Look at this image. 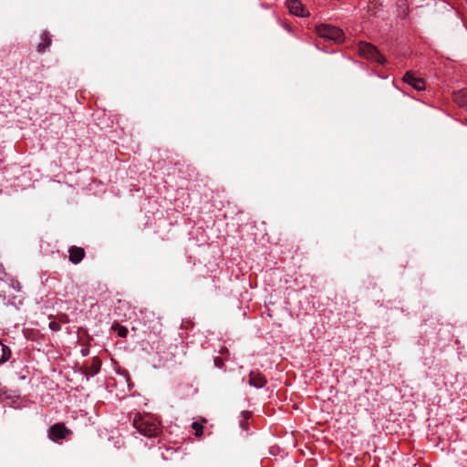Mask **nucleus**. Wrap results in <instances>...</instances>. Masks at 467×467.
Masks as SVG:
<instances>
[{"label":"nucleus","mask_w":467,"mask_h":467,"mask_svg":"<svg viewBox=\"0 0 467 467\" xmlns=\"http://www.w3.org/2000/svg\"><path fill=\"white\" fill-rule=\"evenodd\" d=\"M133 427L147 438H156L161 432L160 423L150 415H138L133 419Z\"/></svg>","instance_id":"nucleus-1"},{"label":"nucleus","mask_w":467,"mask_h":467,"mask_svg":"<svg viewBox=\"0 0 467 467\" xmlns=\"http://www.w3.org/2000/svg\"><path fill=\"white\" fill-rule=\"evenodd\" d=\"M358 52L361 57L366 59L377 62L379 64H384L386 62L385 57L379 52L377 47L368 42H359Z\"/></svg>","instance_id":"nucleus-2"},{"label":"nucleus","mask_w":467,"mask_h":467,"mask_svg":"<svg viewBox=\"0 0 467 467\" xmlns=\"http://www.w3.org/2000/svg\"><path fill=\"white\" fill-rule=\"evenodd\" d=\"M317 33L320 37L331 40L335 43H341L344 41L343 31L336 26L320 25L317 27Z\"/></svg>","instance_id":"nucleus-3"},{"label":"nucleus","mask_w":467,"mask_h":467,"mask_svg":"<svg viewBox=\"0 0 467 467\" xmlns=\"http://www.w3.org/2000/svg\"><path fill=\"white\" fill-rule=\"evenodd\" d=\"M20 291L21 286L18 282L0 280V297L3 300H7L10 303V300L16 298V294Z\"/></svg>","instance_id":"nucleus-4"},{"label":"nucleus","mask_w":467,"mask_h":467,"mask_svg":"<svg viewBox=\"0 0 467 467\" xmlns=\"http://www.w3.org/2000/svg\"><path fill=\"white\" fill-rule=\"evenodd\" d=\"M403 80L418 91L425 89L424 80L420 78L415 77L411 71L406 72L403 77Z\"/></svg>","instance_id":"nucleus-5"},{"label":"nucleus","mask_w":467,"mask_h":467,"mask_svg":"<svg viewBox=\"0 0 467 467\" xmlns=\"http://www.w3.org/2000/svg\"><path fill=\"white\" fill-rule=\"evenodd\" d=\"M67 433L68 430L64 425L57 423L50 427L48 435L52 441H57L66 438Z\"/></svg>","instance_id":"nucleus-6"},{"label":"nucleus","mask_w":467,"mask_h":467,"mask_svg":"<svg viewBox=\"0 0 467 467\" xmlns=\"http://www.w3.org/2000/svg\"><path fill=\"white\" fill-rule=\"evenodd\" d=\"M266 379L259 372L251 371L249 374V385L256 388L262 389L266 384Z\"/></svg>","instance_id":"nucleus-7"},{"label":"nucleus","mask_w":467,"mask_h":467,"mask_svg":"<svg viewBox=\"0 0 467 467\" xmlns=\"http://www.w3.org/2000/svg\"><path fill=\"white\" fill-rule=\"evenodd\" d=\"M286 6L294 16L302 17L306 16L304 6L298 0H287Z\"/></svg>","instance_id":"nucleus-8"},{"label":"nucleus","mask_w":467,"mask_h":467,"mask_svg":"<svg viewBox=\"0 0 467 467\" xmlns=\"http://www.w3.org/2000/svg\"><path fill=\"white\" fill-rule=\"evenodd\" d=\"M100 367H101V361L99 358H93L90 364L88 366L86 367L85 368V374L87 376V379H88L89 378H92L94 377L95 375H97L99 370H100Z\"/></svg>","instance_id":"nucleus-9"},{"label":"nucleus","mask_w":467,"mask_h":467,"mask_svg":"<svg viewBox=\"0 0 467 467\" xmlns=\"http://www.w3.org/2000/svg\"><path fill=\"white\" fill-rule=\"evenodd\" d=\"M85 253L84 250L80 247L73 246L69 249V261L74 265H77L82 261L84 258Z\"/></svg>","instance_id":"nucleus-10"},{"label":"nucleus","mask_w":467,"mask_h":467,"mask_svg":"<svg viewBox=\"0 0 467 467\" xmlns=\"http://www.w3.org/2000/svg\"><path fill=\"white\" fill-rule=\"evenodd\" d=\"M454 101L460 107L467 108V89H461L453 94Z\"/></svg>","instance_id":"nucleus-11"},{"label":"nucleus","mask_w":467,"mask_h":467,"mask_svg":"<svg viewBox=\"0 0 467 467\" xmlns=\"http://www.w3.org/2000/svg\"><path fill=\"white\" fill-rule=\"evenodd\" d=\"M50 43H51V39L49 37L48 32L44 31L41 34V42L39 43V45L37 47V51L40 53L45 52L46 48L47 47H49Z\"/></svg>","instance_id":"nucleus-12"},{"label":"nucleus","mask_w":467,"mask_h":467,"mask_svg":"<svg viewBox=\"0 0 467 467\" xmlns=\"http://www.w3.org/2000/svg\"><path fill=\"white\" fill-rule=\"evenodd\" d=\"M11 355L10 348L0 341V364L6 362Z\"/></svg>","instance_id":"nucleus-13"},{"label":"nucleus","mask_w":467,"mask_h":467,"mask_svg":"<svg viewBox=\"0 0 467 467\" xmlns=\"http://www.w3.org/2000/svg\"><path fill=\"white\" fill-rule=\"evenodd\" d=\"M192 428L195 431V435L200 437L202 434V425L197 421L192 423Z\"/></svg>","instance_id":"nucleus-14"},{"label":"nucleus","mask_w":467,"mask_h":467,"mask_svg":"<svg viewBox=\"0 0 467 467\" xmlns=\"http://www.w3.org/2000/svg\"><path fill=\"white\" fill-rule=\"evenodd\" d=\"M48 327L53 331H59L61 329L59 323H57L56 321L49 322Z\"/></svg>","instance_id":"nucleus-15"},{"label":"nucleus","mask_w":467,"mask_h":467,"mask_svg":"<svg viewBox=\"0 0 467 467\" xmlns=\"http://www.w3.org/2000/svg\"><path fill=\"white\" fill-rule=\"evenodd\" d=\"M127 332H128V331H127V329H126L125 327H121V328H119V335L120 337H125V336L127 335Z\"/></svg>","instance_id":"nucleus-16"},{"label":"nucleus","mask_w":467,"mask_h":467,"mask_svg":"<svg viewBox=\"0 0 467 467\" xmlns=\"http://www.w3.org/2000/svg\"><path fill=\"white\" fill-rule=\"evenodd\" d=\"M80 352L83 357H87L89 354V349L88 348H83Z\"/></svg>","instance_id":"nucleus-17"},{"label":"nucleus","mask_w":467,"mask_h":467,"mask_svg":"<svg viewBox=\"0 0 467 467\" xmlns=\"http://www.w3.org/2000/svg\"><path fill=\"white\" fill-rule=\"evenodd\" d=\"M222 361L219 358L214 359V365L218 368H221Z\"/></svg>","instance_id":"nucleus-18"},{"label":"nucleus","mask_w":467,"mask_h":467,"mask_svg":"<svg viewBox=\"0 0 467 467\" xmlns=\"http://www.w3.org/2000/svg\"><path fill=\"white\" fill-rule=\"evenodd\" d=\"M243 413H244L245 418H248L250 416V414H251L249 411H244Z\"/></svg>","instance_id":"nucleus-19"}]
</instances>
